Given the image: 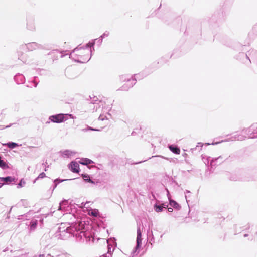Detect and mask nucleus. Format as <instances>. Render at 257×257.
Wrapping results in <instances>:
<instances>
[{
  "label": "nucleus",
  "instance_id": "f257e3e1",
  "mask_svg": "<svg viewBox=\"0 0 257 257\" xmlns=\"http://www.w3.org/2000/svg\"><path fill=\"white\" fill-rule=\"evenodd\" d=\"M94 42H89L85 45H80L75 48L70 54L69 58L75 62L84 63L88 62L92 54V47L94 50Z\"/></svg>",
  "mask_w": 257,
  "mask_h": 257
},
{
  "label": "nucleus",
  "instance_id": "f03ea898",
  "mask_svg": "<svg viewBox=\"0 0 257 257\" xmlns=\"http://www.w3.org/2000/svg\"><path fill=\"white\" fill-rule=\"evenodd\" d=\"M76 231V227L66 223H61L56 233V236L59 239L66 240L72 236Z\"/></svg>",
  "mask_w": 257,
  "mask_h": 257
},
{
  "label": "nucleus",
  "instance_id": "7ed1b4c3",
  "mask_svg": "<svg viewBox=\"0 0 257 257\" xmlns=\"http://www.w3.org/2000/svg\"><path fill=\"white\" fill-rule=\"evenodd\" d=\"M68 117L73 118V116L71 114L59 113L50 116L49 120L54 123H60L66 121L68 119Z\"/></svg>",
  "mask_w": 257,
  "mask_h": 257
},
{
  "label": "nucleus",
  "instance_id": "20e7f679",
  "mask_svg": "<svg viewBox=\"0 0 257 257\" xmlns=\"http://www.w3.org/2000/svg\"><path fill=\"white\" fill-rule=\"evenodd\" d=\"M76 237V239L77 241H84L85 239L86 241H88V239H89V241H90L91 238L92 239V241L94 242V238L93 237H90L89 235L87 236V234L84 231H80V230H77L76 228V231L74 233H72V236Z\"/></svg>",
  "mask_w": 257,
  "mask_h": 257
},
{
  "label": "nucleus",
  "instance_id": "39448f33",
  "mask_svg": "<svg viewBox=\"0 0 257 257\" xmlns=\"http://www.w3.org/2000/svg\"><path fill=\"white\" fill-rule=\"evenodd\" d=\"M239 55L243 57H245L249 63L257 62V51L255 50H250L248 51L247 53L244 54L241 53Z\"/></svg>",
  "mask_w": 257,
  "mask_h": 257
},
{
  "label": "nucleus",
  "instance_id": "423d86ee",
  "mask_svg": "<svg viewBox=\"0 0 257 257\" xmlns=\"http://www.w3.org/2000/svg\"><path fill=\"white\" fill-rule=\"evenodd\" d=\"M242 132L250 138H257V123L252 124L248 128H244Z\"/></svg>",
  "mask_w": 257,
  "mask_h": 257
},
{
  "label": "nucleus",
  "instance_id": "0eeeda50",
  "mask_svg": "<svg viewBox=\"0 0 257 257\" xmlns=\"http://www.w3.org/2000/svg\"><path fill=\"white\" fill-rule=\"evenodd\" d=\"M141 245H142V233L141 232V229H140V226H139L138 225L137 231L136 245L132 252L133 256H134L138 254V252H137V251L141 247Z\"/></svg>",
  "mask_w": 257,
  "mask_h": 257
},
{
  "label": "nucleus",
  "instance_id": "6e6552de",
  "mask_svg": "<svg viewBox=\"0 0 257 257\" xmlns=\"http://www.w3.org/2000/svg\"><path fill=\"white\" fill-rule=\"evenodd\" d=\"M139 75L136 74L134 75V78H127L125 81L126 83L120 88L121 91H127L130 88L132 87L136 82V78L138 77Z\"/></svg>",
  "mask_w": 257,
  "mask_h": 257
},
{
  "label": "nucleus",
  "instance_id": "1a4fd4ad",
  "mask_svg": "<svg viewBox=\"0 0 257 257\" xmlns=\"http://www.w3.org/2000/svg\"><path fill=\"white\" fill-rule=\"evenodd\" d=\"M22 49L26 48L29 51H33L36 49H43V46L36 42L28 43L22 45Z\"/></svg>",
  "mask_w": 257,
  "mask_h": 257
},
{
  "label": "nucleus",
  "instance_id": "9d476101",
  "mask_svg": "<svg viewBox=\"0 0 257 257\" xmlns=\"http://www.w3.org/2000/svg\"><path fill=\"white\" fill-rule=\"evenodd\" d=\"M227 159V157H226V156L223 155H221L216 158H212L210 161V165L212 167L218 164H220L224 162Z\"/></svg>",
  "mask_w": 257,
  "mask_h": 257
},
{
  "label": "nucleus",
  "instance_id": "9b49d317",
  "mask_svg": "<svg viewBox=\"0 0 257 257\" xmlns=\"http://www.w3.org/2000/svg\"><path fill=\"white\" fill-rule=\"evenodd\" d=\"M247 136H244L241 134L235 133L231 136L230 138H228L227 140H226V141H243L244 140Z\"/></svg>",
  "mask_w": 257,
  "mask_h": 257
},
{
  "label": "nucleus",
  "instance_id": "f8f14e48",
  "mask_svg": "<svg viewBox=\"0 0 257 257\" xmlns=\"http://www.w3.org/2000/svg\"><path fill=\"white\" fill-rule=\"evenodd\" d=\"M51 243V238L49 235H44L41 239L40 244L45 247H48Z\"/></svg>",
  "mask_w": 257,
  "mask_h": 257
},
{
  "label": "nucleus",
  "instance_id": "ddd939ff",
  "mask_svg": "<svg viewBox=\"0 0 257 257\" xmlns=\"http://www.w3.org/2000/svg\"><path fill=\"white\" fill-rule=\"evenodd\" d=\"M27 29L30 31H35L36 29L34 19L33 17H29L27 19Z\"/></svg>",
  "mask_w": 257,
  "mask_h": 257
},
{
  "label": "nucleus",
  "instance_id": "4468645a",
  "mask_svg": "<svg viewBox=\"0 0 257 257\" xmlns=\"http://www.w3.org/2000/svg\"><path fill=\"white\" fill-rule=\"evenodd\" d=\"M15 81L18 84H23L25 82L24 76L20 73L17 74L14 77Z\"/></svg>",
  "mask_w": 257,
  "mask_h": 257
},
{
  "label": "nucleus",
  "instance_id": "2eb2a0df",
  "mask_svg": "<svg viewBox=\"0 0 257 257\" xmlns=\"http://www.w3.org/2000/svg\"><path fill=\"white\" fill-rule=\"evenodd\" d=\"M69 169L73 173H78L79 165L76 162L72 161L69 164Z\"/></svg>",
  "mask_w": 257,
  "mask_h": 257
},
{
  "label": "nucleus",
  "instance_id": "dca6fc26",
  "mask_svg": "<svg viewBox=\"0 0 257 257\" xmlns=\"http://www.w3.org/2000/svg\"><path fill=\"white\" fill-rule=\"evenodd\" d=\"M168 199L169 201V204L172 207L178 210L181 209V206L176 201L172 199L171 198H169Z\"/></svg>",
  "mask_w": 257,
  "mask_h": 257
},
{
  "label": "nucleus",
  "instance_id": "f3484780",
  "mask_svg": "<svg viewBox=\"0 0 257 257\" xmlns=\"http://www.w3.org/2000/svg\"><path fill=\"white\" fill-rule=\"evenodd\" d=\"M170 150L176 154H179L180 153V150L179 148L176 146L174 145H170L168 146Z\"/></svg>",
  "mask_w": 257,
  "mask_h": 257
},
{
  "label": "nucleus",
  "instance_id": "a211bd4d",
  "mask_svg": "<svg viewBox=\"0 0 257 257\" xmlns=\"http://www.w3.org/2000/svg\"><path fill=\"white\" fill-rule=\"evenodd\" d=\"M68 201L67 200H63L59 203L58 210H64L66 208L68 207Z\"/></svg>",
  "mask_w": 257,
  "mask_h": 257
},
{
  "label": "nucleus",
  "instance_id": "6ab92c4d",
  "mask_svg": "<svg viewBox=\"0 0 257 257\" xmlns=\"http://www.w3.org/2000/svg\"><path fill=\"white\" fill-rule=\"evenodd\" d=\"M93 161L88 158H82L80 163L84 165H88L93 163Z\"/></svg>",
  "mask_w": 257,
  "mask_h": 257
},
{
  "label": "nucleus",
  "instance_id": "aec40b11",
  "mask_svg": "<svg viewBox=\"0 0 257 257\" xmlns=\"http://www.w3.org/2000/svg\"><path fill=\"white\" fill-rule=\"evenodd\" d=\"M0 180L2 181L6 182L7 183H11L15 180V178L11 176H7L5 177H1Z\"/></svg>",
  "mask_w": 257,
  "mask_h": 257
},
{
  "label": "nucleus",
  "instance_id": "412c9836",
  "mask_svg": "<svg viewBox=\"0 0 257 257\" xmlns=\"http://www.w3.org/2000/svg\"><path fill=\"white\" fill-rule=\"evenodd\" d=\"M82 177L84 181L86 182H89L92 184L95 183L90 178L89 175L87 174H82Z\"/></svg>",
  "mask_w": 257,
  "mask_h": 257
},
{
  "label": "nucleus",
  "instance_id": "4be33fe9",
  "mask_svg": "<svg viewBox=\"0 0 257 257\" xmlns=\"http://www.w3.org/2000/svg\"><path fill=\"white\" fill-rule=\"evenodd\" d=\"M0 168L5 170L8 169L9 166L8 164L3 160H2V157L0 155Z\"/></svg>",
  "mask_w": 257,
  "mask_h": 257
},
{
  "label": "nucleus",
  "instance_id": "5701e85b",
  "mask_svg": "<svg viewBox=\"0 0 257 257\" xmlns=\"http://www.w3.org/2000/svg\"><path fill=\"white\" fill-rule=\"evenodd\" d=\"M62 156L63 157H70L73 152L69 150H65L61 152Z\"/></svg>",
  "mask_w": 257,
  "mask_h": 257
},
{
  "label": "nucleus",
  "instance_id": "b1692460",
  "mask_svg": "<svg viewBox=\"0 0 257 257\" xmlns=\"http://www.w3.org/2000/svg\"><path fill=\"white\" fill-rule=\"evenodd\" d=\"M37 220H34V221H31L30 222V228H29V229L30 231H33L35 230V229L36 228L37 225Z\"/></svg>",
  "mask_w": 257,
  "mask_h": 257
},
{
  "label": "nucleus",
  "instance_id": "393cba45",
  "mask_svg": "<svg viewBox=\"0 0 257 257\" xmlns=\"http://www.w3.org/2000/svg\"><path fill=\"white\" fill-rule=\"evenodd\" d=\"M5 145L6 146H7L9 148H11V149H14V148H16V147L19 146L18 144L15 143V142H9L8 143H7V144H6Z\"/></svg>",
  "mask_w": 257,
  "mask_h": 257
},
{
  "label": "nucleus",
  "instance_id": "a878e982",
  "mask_svg": "<svg viewBox=\"0 0 257 257\" xmlns=\"http://www.w3.org/2000/svg\"><path fill=\"white\" fill-rule=\"evenodd\" d=\"M154 208L156 212H161L163 211V208L161 205L158 204L156 203L154 205Z\"/></svg>",
  "mask_w": 257,
  "mask_h": 257
},
{
  "label": "nucleus",
  "instance_id": "bb28decb",
  "mask_svg": "<svg viewBox=\"0 0 257 257\" xmlns=\"http://www.w3.org/2000/svg\"><path fill=\"white\" fill-rule=\"evenodd\" d=\"M18 205L19 206H24L25 207H27L28 205V201L26 200H21L18 203Z\"/></svg>",
  "mask_w": 257,
  "mask_h": 257
},
{
  "label": "nucleus",
  "instance_id": "cd10ccee",
  "mask_svg": "<svg viewBox=\"0 0 257 257\" xmlns=\"http://www.w3.org/2000/svg\"><path fill=\"white\" fill-rule=\"evenodd\" d=\"M202 160L205 164H208L209 162L210 163V161L212 158L210 157H208L202 155Z\"/></svg>",
  "mask_w": 257,
  "mask_h": 257
},
{
  "label": "nucleus",
  "instance_id": "c85d7f7f",
  "mask_svg": "<svg viewBox=\"0 0 257 257\" xmlns=\"http://www.w3.org/2000/svg\"><path fill=\"white\" fill-rule=\"evenodd\" d=\"M18 59L22 61L23 63H26L27 61L26 57L23 54H18Z\"/></svg>",
  "mask_w": 257,
  "mask_h": 257
},
{
  "label": "nucleus",
  "instance_id": "c756f323",
  "mask_svg": "<svg viewBox=\"0 0 257 257\" xmlns=\"http://www.w3.org/2000/svg\"><path fill=\"white\" fill-rule=\"evenodd\" d=\"M102 41L103 39L100 36L98 38L93 40L92 42H94V44L96 42L98 46H100L102 44Z\"/></svg>",
  "mask_w": 257,
  "mask_h": 257
},
{
  "label": "nucleus",
  "instance_id": "7c9ffc66",
  "mask_svg": "<svg viewBox=\"0 0 257 257\" xmlns=\"http://www.w3.org/2000/svg\"><path fill=\"white\" fill-rule=\"evenodd\" d=\"M88 131H100V130L97 129V128H93V127H90V126H87L86 128H84L82 129V131H83V132H87Z\"/></svg>",
  "mask_w": 257,
  "mask_h": 257
},
{
  "label": "nucleus",
  "instance_id": "2f4dec72",
  "mask_svg": "<svg viewBox=\"0 0 257 257\" xmlns=\"http://www.w3.org/2000/svg\"><path fill=\"white\" fill-rule=\"evenodd\" d=\"M25 184V181L22 179L20 180V181L19 182V183L17 185V188H21V187H22L24 186V185Z\"/></svg>",
  "mask_w": 257,
  "mask_h": 257
},
{
  "label": "nucleus",
  "instance_id": "473e14b6",
  "mask_svg": "<svg viewBox=\"0 0 257 257\" xmlns=\"http://www.w3.org/2000/svg\"><path fill=\"white\" fill-rule=\"evenodd\" d=\"M46 177V174L44 172H42L41 173L39 176L37 177V178L36 179V180H35L34 182L36 181V180H38L39 179H42V178H43L44 177Z\"/></svg>",
  "mask_w": 257,
  "mask_h": 257
},
{
  "label": "nucleus",
  "instance_id": "72a5a7b5",
  "mask_svg": "<svg viewBox=\"0 0 257 257\" xmlns=\"http://www.w3.org/2000/svg\"><path fill=\"white\" fill-rule=\"evenodd\" d=\"M98 211L97 209L93 210L91 212V215L97 217L98 215Z\"/></svg>",
  "mask_w": 257,
  "mask_h": 257
},
{
  "label": "nucleus",
  "instance_id": "f704fd0d",
  "mask_svg": "<svg viewBox=\"0 0 257 257\" xmlns=\"http://www.w3.org/2000/svg\"><path fill=\"white\" fill-rule=\"evenodd\" d=\"M127 78H130L127 75H121L120 77V79L122 81H125Z\"/></svg>",
  "mask_w": 257,
  "mask_h": 257
},
{
  "label": "nucleus",
  "instance_id": "c9c22d12",
  "mask_svg": "<svg viewBox=\"0 0 257 257\" xmlns=\"http://www.w3.org/2000/svg\"><path fill=\"white\" fill-rule=\"evenodd\" d=\"M66 180H67L66 179H60L59 178H58V179H55L53 181V182H56L58 184H59L61 182H63Z\"/></svg>",
  "mask_w": 257,
  "mask_h": 257
},
{
  "label": "nucleus",
  "instance_id": "e433bc0d",
  "mask_svg": "<svg viewBox=\"0 0 257 257\" xmlns=\"http://www.w3.org/2000/svg\"><path fill=\"white\" fill-rule=\"evenodd\" d=\"M109 33L108 31H105L100 37L103 39L105 37H107L109 36Z\"/></svg>",
  "mask_w": 257,
  "mask_h": 257
},
{
  "label": "nucleus",
  "instance_id": "4c0bfd02",
  "mask_svg": "<svg viewBox=\"0 0 257 257\" xmlns=\"http://www.w3.org/2000/svg\"><path fill=\"white\" fill-rule=\"evenodd\" d=\"M32 83L33 84V85L35 87H36L38 84V82L36 81V77H35L33 81L32 82Z\"/></svg>",
  "mask_w": 257,
  "mask_h": 257
},
{
  "label": "nucleus",
  "instance_id": "58836bf2",
  "mask_svg": "<svg viewBox=\"0 0 257 257\" xmlns=\"http://www.w3.org/2000/svg\"><path fill=\"white\" fill-rule=\"evenodd\" d=\"M203 145H204V144L203 143H198L196 147L195 148L192 149V150H196L198 147L202 148ZM201 149V148H200V150Z\"/></svg>",
  "mask_w": 257,
  "mask_h": 257
},
{
  "label": "nucleus",
  "instance_id": "ea45409f",
  "mask_svg": "<svg viewBox=\"0 0 257 257\" xmlns=\"http://www.w3.org/2000/svg\"><path fill=\"white\" fill-rule=\"evenodd\" d=\"M98 119L99 120L103 121L105 119H107V118H106V117L105 116L100 115L98 118Z\"/></svg>",
  "mask_w": 257,
  "mask_h": 257
},
{
  "label": "nucleus",
  "instance_id": "a19ab883",
  "mask_svg": "<svg viewBox=\"0 0 257 257\" xmlns=\"http://www.w3.org/2000/svg\"><path fill=\"white\" fill-rule=\"evenodd\" d=\"M97 101V98L96 97H94L91 103H92V104H94Z\"/></svg>",
  "mask_w": 257,
  "mask_h": 257
},
{
  "label": "nucleus",
  "instance_id": "79ce46f5",
  "mask_svg": "<svg viewBox=\"0 0 257 257\" xmlns=\"http://www.w3.org/2000/svg\"><path fill=\"white\" fill-rule=\"evenodd\" d=\"M162 208H167L168 207V205L166 203H163L162 205Z\"/></svg>",
  "mask_w": 257,
  "mask_h": 257
},
{
  "label": "nucleus",
  "instance_id": "37998d69",
  "mask_svg": "<svg viewBox=\"0 0 257 257\" xmlns=\"http://www.w3.org/2000/svg\"><path fill=\"white\" fill-rule=\"evenodd\" d=\"M108 254H106L105 257H111V254H110V253H109V251H110L109 250V249H110V248H109V244L108 245Z\"/></svg>",
  "mask_w": 257,
  "mask_h": 257
},
{
  "label": "nucleus",
  "instance_id": "c03bdc74",
  "mask_svg": "<svg viewBox=\"0 0 257 257\" xmlns=\"http://www.w3.org/2000/svg\"><path fill=\"white\" fill-rule=\"evenodd\" d=\"M165 190H166V191L167 192V197H168V199L169 198H171L170 194V193H169V191L168 188H166Z\"/></svg>",
  "mask_w": 257,
  "mask_h": 257
},
{
  "label": "nucleus",
  "instance_id": "a18cd8bd",
  "mask_svg": "<svg viewBox=\"0 0 257 257\" xmlns=\"http://www.w3.org/2000/svg\"><path fill=\"white\" fill-rule=\"evenodd\" d=\"M47 164V162H45V163H43L42 164V165H44V166H45V169H44L45 171H46L47 170V168H48V166H46Z\"/></svg>",
  "mask_w": 257,
  "mask_h": 257
},
{
  "label": "nucleus",
  "instance_id": "49530a36",
  "mask_svg": "<svg viewBox=\"0 0 257 257\" xmlns=\"http://www.w3.org/2000/svg\"><path fill=\"white\" fill-rule=\"evenodd\" d=\"M147 160H143V161H139V162H133L132 163V164H140V163H142L143 162H145L146 161H147Z\"/></svg>",
  "mask_w": 257,
  "mask_h": 257
},
{
  "label": "nucleus",
  "instance_id": "de8ad7c7",
  "mask_svg": "<svg viewBox=\"0 0 257 257\" xmlns=\"http://www.w3.org/2000/svg\"><path fill=\"white\" fill-rule=\"evenodd\" d=\"M253 238L257 239V232H256V233L255 234L254 237H253L252 236L250 237L249 238L248 240H253Z\"/></svg>",
  "mask_w": 257,
  "mask_h": 257
},
{
  "label": "nucleus",
  "instance_id": "09e8293b",
  "mask_svg": "<svg viewBox=\"0 0 257 257\" xmlns=\"http://www.w3.org/2000/svg\"><path fill=\"white\" fill-rule=\"evenodd\" d=\"M167 209H168V211L169 212H172L173 211V207H168Z\"/></svg>",
  "mask_w": 257,
  "mask_h": 257
},
{
  "label": "nucleus",
  "instance_id": "8fccbe9b",
  "mask_svg": "<svg viewBox=\"0 0 257 257\" xmlns=\"http://www.w3.org/2000/svg\"><path fill=\"white\" fill-rule=\"evenodd\" d=\"M44 256H45L44 254H40L38 256L35 255L34 257H44Z\"/></svg>",
  "mask_w": 257,
  "mask_h": 257
},
{
  "label": "nucleus",
  "instance_id": "3c124183",
  "mask_svg": "<svg viewBox=\"0 0 257 257\" xmlns=\"http://www.w3.org/2000/svg\"><path fill=\"white\" fill-rule=\"evenodd\" d=\"M57 257H67V256L64 254H62L58 255Z\"/></svg>",
  "mask_w": 257,
  "mask_h": 257
},
{
  "label": "nucleus",
  "instance_id": "603ef678",
  "mask_svg": "<svg viewBox=\"0 0 257 257\" xmlns=\"http://www.w3.org/2000/svg\"><path fill=\"white\" fill-rule=\"evenodd\" d=\"M247 236H248V234L247 233H245V234H243V237H246Z\"/></svg>",
  "mask_w": 257,
  "mask_h": 257
},
{
  "label": "nucleus",
  "instance_id": "864d4df0",
  "mask_svg": "<svg viewBox=\"0 0 257 257\" xmlns=\"http://www.w3.org/2000/svg\"><path fill=\"white\" fill-rule=\"evenodd\" d=\"M185 198H186V201L188 202V198L189 197V196H188V195H187L186 194L185 195Z\"/></svg>",
  "mask_w": 257,
  "mask_h": 257
},
{
  "label": "nucleus",
  "instance_id": "5fc2aeb1",
  "mask_svg": "<svg viewBox=\"0 0 257 257\" xmlns=\"http://www.w3.org/2000/svg\"><path fill=\"white\" fill-rule=\"evenodd\" d=\"M87 203H85L84 205H83V203H82V205H83V206H81V207H86L85 205H86Z\"/></svg>",
  "mask_w": 257,
  "mask_h": 257
},
{
  "label": "nucleus",
  "instance_id": "6e6d98bb",
  "mask_svg": "<svg viewBox=\"0 0 257 257\" xmlns=\"http://www.w3.org/2000/svg\"><path fill=\"white\" fill-rule=\"evenodd\" d=\"M185 193L186 194H187V193H190V191H189V190H186L185 191Z\"/></svg>",
  "mask_w": 257,
  "mask_h": 257
},
{
  "label": "nucleus",
  "instance_id": "4d7b16f0",
  "mask_svg": "<svg viewBox=\"0 0 257 257\" xmlns=\"http://www.w3.org/2000/svg\"><path fill=\"white\" fill-rule=\"evenodd\" d=\"M56 188V185H54L53 184V188H52V191H53Z\"/></svg>",
  "mask_w": 257,
  "mask_h": 257
},
{
  "label": "nucleus",
  "instance_id": "13d9d810",
  "mask_svg": "<svg viewBox=\"0 0 257 257\" xmlns=\"http://www.w3.org/2000/svg\"><path fill=\"white\" fill-rule=\"evenodd\" d=\"M155 156H152V157H149V159H151L152 158H153V157H155ZM156 157H162V156H156Z\"/></svg>",
  "mask_w": 257,
  "mask_h": 257
},
{
  "label": "nucleus",
  "instance_id": "bf43d9fd",
  "mask_svg": "<svg viewBox=\"0 0 257 257\" xmlns=\"http://www.w3.org/2000/svg\"><path fill=\"white\" fill-rule=\"evenodd\" d=\"M3 185H4V183L0 182V188L3 186Z\"/></svg>",
  "mask_w": 257,
  "mask_h": 257
},
{
  "label": "nucleus",
  "instance_id": "052dcab7",
  "mask_svg": "<svg viewBox=\"0 0 257 257\" xmlns=\"http://www.w3.org/2000/svg\"><path fill=\"white\" fill-rule=\"evenodd\" d=\"M12 125V124H10V125L6 126V128L10 127Z\"/></svg>",
  "mask_w": 257,
  "mask_h": 257
},
{
  "label": "nucleus",
  "instance_id": "680f3d73",
  "mask_svg": "<svg viewBox=\"0 0 257 257\" xmlns=\"http://www.w3.org/2000/svg\"><path fill=\"white\" fill-rule=\"evenodd\" d=\"M53 183H54V185H56V186L57 187V186L58 185V184L56 182H53Z\"/></svg>",
  "mask_w": 257,
  "mask_h": 257
},
{
  "label": "nucleus",
  "instance_id": "e2e57ef3",
  "mask_svg": "<svg viewBox=\"0 0 257 257\" xmlns=\"http://www.w3.org/2000/svg\"><path fill=\"white\" fill-rule=\"evenodd\" d=\"M218 143H219L218 142H216V143H212L211 144L212 145H215V144H217Z\"/></svg>",
  "mask_w": 257,
  "mask_h": 257
},
{
  "label": "nucleus",
  "instance_id": "0e129e2a",
  "mask_svg": "<svg viewBox=\"0 0 257 257\" xmlns=\"http://www.w3.org/2000/svg\"><path fill=\"white\" fill-rule=\"evenodd\" d=\"M136 134V133L134 131H133L132 133V135H134Z\"/></svg>",
  "mask_w": 257,
  "mask_h": 257
},
{
  "label": "nucleus",
  "instance_id": "69168bd1",
  "mask_svg": "<svg viewBox=\"0 0 257 257\" xmlns=\"http://www.w3.org/2000/svg\"><path fill=\"white\" fill-rule=\"evenodd\" d=\"M210 144H211L208 143H205V145H210Z\"/></svg>",
  "mask_w": 257,
  "mask_h": 257
},
{
  "label": "nucleus",
  "instance_id": "338daca9",
  "mask_svg": "<svg viewBox=\"0 0 257 257\" xmlns=\"http://www.w3.org/2000/svg\"><path fill=\"white\" fill-rule=\"evenodd\" d=\"M47 256H49L50 257H54L53 256H51L50 254H48Z\"/></svg>",
  "mask_w": 257,
  "mask_h": 257
},
{
  "label": "nucleus",
  "instance_id": "774afa93",
  "mask_svg": "<svg viewBox=\"0 0 257 257\" xmlns=\"http://www.w3.org/2000/svg\"><path fill=\"white\" fill-rule=\"evenodd\" d=\"M224 141H223V140H222V141H220V142H219V143H220V142H224ZM225 141H226L225 140Z\"/></svg>",
  "mask_w": 257,
  "mask_h": 257
}]
</instances>
